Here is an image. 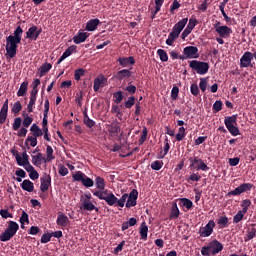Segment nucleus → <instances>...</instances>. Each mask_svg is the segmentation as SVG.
Segmentation results:
<instances>
[{
    "label": "nucleus",
    "instance_id": "obj_23",
    "mask_svg": "<svg viewBox=\"0 0 256 256\" xmlns=\"http://www.w3.org/2000/svg\"><path fill=\"white\" fill-rule=\"evenodd\" d=\"M20 186L23 191H27L28 193H33V191H35V185L29 179L23 180Z\"/></svg>",
    "mask_w": 256,
    "mask_h": 256
},
{
    "label": "nucleus",
    "instance_id": "obj_25",
    "mask_svg": "<svg viewBox=\"0 0 256 256\" xmlns=\"http://www.w3.org/2000/svg\"><path fill=\"white\" fill-rule=\"evenodd\" d=\"M133 73L129 69H123L116 73L115 78L118 81H123V79H129Z\"/></svg>",
    "mask_w": 256,
    "mask_h": 256
},
{
    "label": "nucleus",
    "instance_id": "obj_41",
    "mask_svg": "<svg viewBox=\"0 0 256 256\" xmlns=\"http://www.w3.org/2000/svg\"><path fill=\"white\" fill-rule=\"evenodd\" d=\"M195 169L196 171H209L210 168L206 165L205 161L201 159V162H197Z\"/></svg>",
    "mask_w": 256,
    "mask_h": 256
},
{
    "label": "nucleus",
    "instance_id": "obj_26",
    "mask_svg": "<svg viewBox=\"0 0 256 256\" xmlns=\"http://www.w3.org/2000/svg\"><path fill=\"white\" fill-rule=\"evenodd\" d=\"M25 39H29V41H37V34H36V26L32 25L28 31L26 32Z\"/></svg>",
    "mask_w": 256,
    "mask_h": 256
},
{
    "label": "nucleus",
    "instance_id": "obj_1",
    "mask_svg": "<svg viewBox=\"0 0 256 256\" xmlns=\"http://www.w3.org/2000/svg\"><path fill=\"white\" fill-rule=\"evenodd\" d=\"M100 199H104L110 207H126L127 209H131V207H135L137 205L139 191H137V189H133L129 194L124 193L120 199L117 198L115 194H109L107 197H103L101 195Z\"/></svg>",
    "mask_w": 256,
    "mask_h": 256
},
{
    "label": "nucleus",
    "instance_id": "obj_58",
    "mask_svg": "<svg viewBox=\"0 0 256 256\" xmlns=\"http://www.w3.org/2000/svg\"><path fill=\"white\" fill-rule=\"evenodd\" d=\"M190 93L194 95V97L199 96V86L197 84H191Z\"/></svg>",
    "mask_w": 256,
    "mask_h": 256
},
{
    "label": "nucleus",
    "instance_id": "obj_20",
    "mask_svg": "<svg viewBox=\"0 0 256 256\" xmlns=\"http://www.w3.org/2000/svg\"><path fill=\"white\" fill-rule=\"evenodd\" d=\"M80 203L82 211H96V213H99V208H97L95 204L91 203V201L85 200Z\"/></svg>",
    "mask_w": 256,
    "mask_h": 256
},
{
    "label": "nucleus",
    "instance_id": "obj_36",
    "mask_svg": "<svg viewBox=\"0 0 256 256\" xmlns=\"http://www.w3.org/2000/svg\"><path fill=\"white\" fill-rule=\"evenodd\" d=\"M217 224L220 229H225V227H229V218L227 216H220L217 220Z\"/></svg>",
    "mask_w": 256,
    "mask_h": 256
},
{
    "label": "nucleus",
    "instance_id": "obj_63",
    "mask_svg": "<svg viewBox=\"0 0 256 256\" xmlns=\"http://www.w3.org/2000/svg\"><path fill=\"white\" fill-rule=\"evenodd\" d=\"M20 223H28L29 224V214L23 211L20 217Z\"/></svg>",
    "mask_w": 256,
    "mask_h": 256
},
{
    "label": "nucleus",
    "instance_id": "obj_3",
    "mask_svg": "<svg viewBox=\"0 0 256 256\" xmlns=\"http://www.w3.org/2000/svg\"><path fill=\"white\" fill-rule=\"evenodd\" d=\"M221 251H223V244L218 240H213L210 243H208L207 246L202 247L201 255L203 256L217 255L218 253H221Z\"/></svg>",
    "mask_w": 256,
    "mask_h": 256
},
{
    "label": "nucleus",
    "instance_id": "obj_54",
    "mask_svg": "<svg viewBox=\"0 0 256 256\" xmlns=\"http://www.w3.org/2000/svg\"><path fill=\"white\" fill-rule=\"evenodd\" d=\"M177 97H179V87L173 86V88L171 90L172 101H177Z\"/></svg>",
    "mask_w": 256,
    "mask_h": 256
},
{
    "label": "nucleus",
    "instance_id": "obj_2",
    "mask_svg": "<svg viewBox=\"0 0 256 256\" xmlns=\"http://www.w3.org/2000/svg\"><path fill=\"white\" fill-rule=\"evenodd\" d=\"M22 37L23 28H21V26L16 27L13 35L6 37V52L10 59H13V57L17 55V47H19V43H21Z\"/></svg>",
    "mask_w": 256,
    "mask_h": 256
},
{
    "label": "nucleus",
    "instance_id": "obj_59",
    "mask_svg": "<svg viewBox=\"0 0 256 256\" xmlns=\"http://www.w3.org/2000/svg\"><path fill=\"white\" fill-rule=\"evenodd\" d=\"M113 97L115 99V103H117V105H119V103H121V101H123V92H121V91L115 92L113 94Z\"/></svg>",
    "mask_w": 256,
    "mask_h": 256
},
{
    "label": "nucleus",
    "instance_id": "obj_55",
    "mask_svg": "<svg viewBox=\"0 0 256 256\" xmlns=\"http://www.w3.org/2000/svg\"><path fill=\"white\" fill-rule=\"evenodd\" d=\"M135 105V96H130L128 100L125 102L124 107L126 109H131Z\"/></svg>",
    "mask_w": 256,
    "mask_h": 256
},
{
    "label": "nucleus",
    "instance_id": "obj_56",
    "mask_svg": "<svg viewBox=\"0 0 256 256\" xmlns=\"http://www.w3.org/2000/svg\"><path fill=\"white\" fill-rule=\"evenodd\" d=\"M179 7H181V4L179 3V1L174 0L172 5L170 6V13L172 15H174L175 11H177V9H179Z\"/></svg>",
    "mask_w": 256,
    "mask_h": 256
},
{
    "label": "nucleus",
    "instance_id": "obj_14",
    "mask_svg": "<svg viewBox=\"0 0 256 256\" xmlns=\"http://www.w3.org/2000/svg\"><path fill=\"white\" fill-rule=\"evenodd\" d=\"M106 85H107V78L103 76V74H100L98 77L94 79L93 89L95 93H97V91H99L101 87H104Z\"/></svg>",
    "mask_w": 256,
    "mask_h": 256
},
{
    "label": "nucleus",
    "instance_id": "obj_40",
    "mask_svg": "<svg viewBox=\"0 0 256 256\" xmlns=\"http://www.w3.org/2000/svg\"><path fill=\"white\" fill-rule=\"evenodd\" d=\"M157 55L160 58V61L163 63H166V61H169V56L167 55V52L163 49H158L157 50Z\"/></svg>",
    "mask_w": 256,
    "mask_h": 256
},
{
    "label": "nucleus",
    "instance_id": "obj_49",
    "mask_svg": "<svg viewBox=\"0 0 256 256\" xmlns=\"http://www.w3.org/2000/svg\"><path fill=\"white\" fill-rule=\"evenodd\" d=\"M110 133L113 135H119L121 133V126L119 124H112L109 129Z\"/></svg>",
    "mask_w": 256,
    "mask_h": 256
},
{
    "label": "nucleus",
    "instance_id": "obj_34",
    "mask_svg": "<svg viewBox=\"0 0 256 256\" xmlns=\"http://www.w3.org/2000/svg\"><path fill=\"white\" fill-rule=\"evenodd\" d=\"M179 39V34H176L173 30L168 35V39H166V45H169V47H173V43Z\"/></svg>",
    "mask_w": 256,
    "mask_h": 256
},
{
    "label": "nucleus",
    "instance_id": "obj_24",
    "mask_svg": "<svg viewBox=\"0 0 256 256\" xmlns=\"http://www.w3.org/2000/svg\"><path fill=\"white\" fill-rule=\"evenodd\" d=\"M101 24V21L98 18L91 19L86 23V31H95L97 27Z\"/></svg>",
    "mask_w": 256,
    "mask_h": 256
},
{
    "label": "nucleus",
    "instance_id": "obj_47",
    "mask_svg": "<svg viewBox=\"0 0 256 256\" xmlns=\"http://www.w3.org/2000/svg\"><path fill=\"white\" fill-rule=\"evenodd\" d=\"M151 169H153V171H161V169H163V162L159 160L152 162Z\"/></svg>",
    "mask_w": 256,
    "mask_h": 256
},
{
    "label": "nucleus",
    "instance_id": "obj_35",
    "mask_svg": "<svg viewBox=\"0 0 256 256\" xmlns=\"http://www.w3.org/2000/svg\"><path fill=\"white\" fill-rule=\"evenodd\" d=\"M179 201V205L181 207H186L188 211L193 209V201H191L189 198H180Z\"/></svg>",
    "mask_w": 256,
    "mask_h": 256
},
{
    "label": "nucleus",
    "instance_id": "obj_27",
    "mask_svg": "<svg viewBox=\"0 0 256 256\" xmlns=\"http://www.w3.org/2000/svg\"><path fill=\"white\" fill-rule=\"evenodd\" d=\"M52 68L53 65L51 63L45 62L44 64H42L38 69V71H40L39 77H45V75H47V73H49Z\"/></svg>",
    "mask_w": 256,
    "mask_h": 256
},
{
    "label": "nucleus",
    "instance_id": "obj_17",
    "mask_svg": "<svg viewBox=\"0 0 256 256\" xmlns=\"http://www.w3.org/2000/svg\"><path fill=\"white\" fill-rule=\"evenodd\" d=\"M56 223L59 227H67L71 223L69 217L62 212H58Z\"/></svg>",
    "mask_w": 256,
    "mask_h": 256
},
{
    "label": "nucleus",
    "instance_id": "obj_33",
    "mask_svg": "<svg viewBox=\"0 0 256 256\" xmlns=\"http://www.w3.org/2000/svg\"><path fill=\"white\" fill-rule=\"evenodd\" d=\"M256 237V228L255 227H251L248 228L246 231V235L244 237V241L245 243L251 241V239H255Z\"/></svg>",
    "mask_w": 256,
    "mask_h": 256
},
{
    "label": "nucleus",
    "instance_id": "obj_13",
    "mask_svg": "<svg viewBox=\"0 0 256 256\" xmlns=\"http://www.w3.org/2000/svg\"><path fill=\"white\" fill-rule=\"evenodd\" d=\"M40 190L42 193L49 191V186L51 185V175L45 173L43 177L40 178Z\"/></svg>",
    "mask_w": 256,
    "mask_h": 256
},
{
    "label": "nucleus",
    "instance_id": "obj_46",
    "mask_svg": "<svg viewBox=\"0 0 256 256\" xmlns=\"http://www.w3.org/2000/svg\"><path fill=\"white\" fill-rule=\"evenodd\" d=\"M21 123H23V119H21V117L15 118L14 122L12 124L13 131H19V129L21 127Z\"/></svg>",
    "mask_w": 256,
    "mask_h": 256
},
{
    "label": "nucleus",
    "instance_id": "obj_18",
    "mask_svg": "<svg viewBox=\"0 0 256 256\" xmlns=\"http://www.w3.org/2000/svg\"><path fill=\"white\" fill-rule=\"evenodd\" d=\"M189 21L188 18H183L182 20L178 21L172 28V31L178 35H181V31L185 29V25Z\"/></svg>",
    "mask_w": 256,
    "mask_h": 256
},
{
    "label": "nucleus",
    "instance_id": "obj_10",
    "mask_svg": "<svg viewBox=\"0 0 256 256\" xmlns=\"http://www.w3.org/2000/svg\"><path fill=\"white\" fill-rule=\"evenodd\" d=\"M254 185L252 183H243L240 184L237 188L227 193V197H237L242 193H247V191H251Z\"/></svg>",
    "mask_w": 256,
    "mask_h": 256
},
{
    "label": "nucleus",
    "instance_id": "obj_45",
    "mask_svg": "<svg viewBox=\"0 0 256 256\" xmlns=\"http://www.w3.org/2000/svg\"><path fill=\"white\" fill-rule=\"evenodd\" d=\"M187 183L201 181V175L199 173H192L188 178H186Z\"/></svg>",
    "mask_w": 256,
    "mask_h": 256
},
{
    "label": "nucleus",
    "instance_id": "obj_11",
    "mask_svg": "<svg viewBox=\"0 0 256 256\" xmlns=\"http://www.w3.org/2000/svg\"><path fill=\"white\" fill-rule=\"evenodd\" d=\"M253 53L250 51L244 52L242 57L240 58V68L245 69L247 67H253Z\"/></svg>",
    "mask_w": 256,
    "mask_h": 256
},
{
    "label": "nucleus",
    "instance_id": "obj_19",
    "mask_svg": "<svg viewBox=\"0 0 256 256\" xmlns=\"http://www.w3.org/2000/svg\"><path fill=\"white\" fill-rule=\"evenodd\" d=\"M216 33H218L219 37L227 39V37L231 36V33H233V30L228 26H221L217 28Z\"/></svg>",
    "mask_w": 256,
    "mask_h": 256
},
{
    "label": "nucleus",
    "instance_id": "obj_51",
    "mask_svg": "<svg viewBox=\"0 0 256 256\" xmlns=\"http://www.w3.org/2000/svg\"><path fill=\"white\" fill-rule=\"evenodd\" d=\"M29 142L31 147H37V138L28 136L25 140V145H29Z\"/></svg>",
    "mask_w": 256,
    "mask_h": 256
},
{
    "label": "nucleus",
    "instance_id": "obj_53",
    "mask_svg": "<svg viewBox=\"0 0 256 256\" xmlns=\"http://www.w3.org/2000/svg\"><path fill=\"white\" fill-rule=\"evenodd\" d=\"M0 215L2 219H13V214L9 213V210L7 209H1Z\"/></svg>",
    "mask_w": 256,
    "mask_h": 256
},
{
    "label": "nucleus",
    "instance_id": "obj_31",
    "mask_svg": "<svg viewBox=\"0 0 256 256\" xmlns=\"http://www.w3.org/2000/svg\"><path fill=\"white\" fill-rule=\"evenodd\" d=\"M16 161H17V164L20 166L29 164V155H27L26 151L22 153V157L21 155L17 154Z\"/></svg>",
    "mask_w": 256,
    "mask_h": 256
},
{
    "label": "nucleus",
    "instance_id": "obj_39",
    "mask_svg": "<svg viewBox=\"0 0 256 256\" xmlns=\"http://www.w3.org/2000/svg\"><path fill=\"white\" fill-rule=\"evenodd\" d=\"M240 206L242 207V210L240 211L247 214V211H249V208L251 207V200L250 199L242 200V203L240 204Z\"/></svg>",
    "mask_w": 256,
    "mask_h": 256
},
{
    "label": "nucleus",
    "instance_id": "obj_62",
    "mask_svg": "<svg viewBox=\"0 0 256 256\" xmlns=\"http://www.w3.org/2000/svg\"><path fill=\"white\" fill-rule=\"evenodd\" d=\"M199 87L202 93H205V91H207V78L200 79Z\"/></svg>",
    "mask_w": 256,
    "mask_h": 256
},
{
    "label": "nucleus",
    "instance_id": "obj_4",
    "mask_svg": "<svg viewBox=\"0 0 256 256\" xmlns=\"http://www.w3.org/2000/svg\"><path fill=\"white\" fill-rule=\"evenodd\" d=\"M17 231H19V224L15 221H9L8 227L2 234H0V241L3 243L11 241V239H13L17 234Z\"/></svg>",
    "mask_w": 256,
    "mask_h": 256
},
{
    "label": "nucleus",
    "instance_id": "obj_22",
    "mask_svg": "<svg viewBox=\"0 0 256 256\" xmlns=\"http://www.w3.org/2000/svg\"><path fill=\"white\" fill-rule=\"evenodd\" d=\"M89 37V34L87 32H81L79 31L77 35L73 37V41L76 45H79L81 43H85L87 41V38Z\"/></svg>",
    "mask_w": 256,
    "mask_h": 256
},
{
    "label": "nucleus",
    "instance_id": "obj_37",
    "mask_svg": "<svg viewBox=\"0 0 256 256\" xmlns=\"http://www.w3.org/2000/svg\"><path fill=\"white\" fill-rule=\"evenodd\" d=\"M22 117H24L22 121L23 127L27 128L30 127L31 123H33V118L29 116V114L23 112Z\"/></svg>",
    "mask_w": 256,
    "mask_h": 256
},
{
    "label": "nucleus",
    "instance_id": "obj_8",
    "mask_svg": "<svg viewBox=\"0 0 256 256\" xmlns=\"http://www.w3.org/2000/svg\"><path fill=\"white\" fill-rule=\"evenodd\" d=\"M73 181H78L82 183L84 187L87 189L93 187L95 185V181L93 179L89 178L88 176L85 175V173L81 171H77L75 174L72 175Z\"/></svg>",
    "mask_w": 256,
    "mask_h": 256
},
{
    "label": "nucleus",
    "instance_id": "obj_52",
    "mask_svg": "<svg viewBox=\"0 0 256 256\" xmlns=\"http://www.w3.org/2000/svg\"><path fill=\"white\" fill-rule=\"evenodd\" d=\"M212 109H213V111H215V113H219V111H221L223 109V102L221 100L216 101L213 104Z\"/></svg>",
    "mask_w": 256,
    "mask_h": 256
},
{
    "label": "nucleus",
    "instance_id": "obj_57",
    "mask_svg": "<svg viewBox=\"0 0 256 256\" xmlns=\"http://www.w3.org/2000/svg\"><path fill=\"white\" fill-rule=\"evenodd\" d=\"M75 103H77L78 107L83 106V92H78L76 94Z\"/></svg>",
    "mask_w": 256,
    "mask_h": 256
},
{
    "label": "nucleus",
    "instance_id": "obj_48",
    "mask_svg": "<svg viewBox=\"0 0 256 256\" xmlns=\"http://www.w3.org/2000/svg\"><path fill=\"white\" fill-rule=\"evenodd\" d=\"M21 109H23L21 102L16 101L12 107V113H14L15 115H18V113H21Z\"/></svg>",
    "mask_w": 256,
    "mask_h": 256
},
{
    "label": "nucleus",
    "instance_id": "obj_12",
    "mask_svg": "<svg viewBox=\"0 0 256 256\" xmlns=\"http://www.w3.org/2000/svg\"><path fill=\"white\" fill-rule=\"evenodd\" d=\"M213 229H215V221L210 220L205 227H200L199 235L200 237H211L213 235Z\"/></svg>",
    "mask_w": 256,
    "mask_h": 256
},
{
    "label": "nucleus",
    "instance_id": "obj_15",
    "mask_svg": "<svg viewBox=\"0 0 256 256\" xmlns=\"http://www.w3.org/2000/svg\"><path fill=\"white\" fill-rule=\"evenodd\" d=\"M7 113H9V99H6L0 110V124L3 125L7 121Z\"/></svg>",
    "mask_w": 256,
    "mask_h": 256
},
{
    "label": "nucleus",
    "instance_id": "obj_32",
    "mask_svg": "<svg viewBox=\"0 0 256 256\" xmlns=\"http://www.w3.org/2000/svg\"><path fill=\"white\" fill-rule=\"evenodd\" d=\"M140 237L143 241H147V233H149V227L146 222H142L140 225Z\"/></svg>",
    "mask_w": 256,
    "mask_h": 256
},
{
    "label": "nucleus",
    "instance_id": "obj_7",
    "mask_svg": "<svg viewBox=\"0 0 256 256\" xmlns=\"http://www.w3.org/2000/svg\"><path fill=\"white\" fill-rule=\"evenodd\" d=\"M224 124L226 126V129L233 137H237V135H240L239 128L235 126L237 125V115L226 116L224 118Z\"/></svg>",
    "mask_w": 256,
    "mask_h": 256
},
{
    "label": "nucleus",
    "instance_id": "obj_60",
    "mask_svg": "<svg viewBox=\"0 0 256 256\" xmlns=\"http://www.w3.org/2000/svg\"><path fill=\"white\" fill-rule=\"evenodd\" d=\"M147 141V128H143L140 139L138 140L139 145H143Z\"/></svg>",
    "mask_w": 256,
    "mask_h": 256
},
{
    "label": "nucleus",
    "instance_id": "obj_44",
    "mask_svg": "<svg viewBox=\"0 0 256 256\" xmlns=\"http://www.w3.org/2000/svg\"><path fill=\"white\" fill-rule=\"evenodd\" d=\"M246 213L239 210L238 213L233 217V223L237 224L240 223V221H243V218L245 217Z\"/></svg>",
    "mask_w": 256,
    "mask_h": 256
},
{
    "label": "nucleus",
    "instance_id": "obj_38",
    "mask_svg": "<svg viewBox=\"0 0 256 256\" xmlns=\"http://www.w3.org/2000/svg\"><path fill=\"white\" fill-rule=\"evenodd\" d=\"M164 153H160L159 159H164L167 153H169V149H171V146L169 145V138L166 137L164 140Z\"/></svg>",
    "mask_w": 256,
    "mask_h": 256
},
{
    "label": "nucleus",
    "instance_id": "obj_9",
    "mask_svg": "<svg viewBox=\"0 0 256 256\" xmlns=\"http://www.w3.org/2000/svg\"><path fill=\"white\" fill-rule=\"evenodd\" d=\"M179 59L185 61V59H199V48L197 46H186L183 49V55H180Z\"/></svg>",
    "mask_w": 256,
    "mask_h": 256
},
{
    "label": "nucleus",
    "instance_id": "obj_50",
    "mask_svg": "<svg viewBox=\"0 0 256 256\" xmlns=\"http://www.w3.org/2000/svg\"><path fill=\"white\" fill-rule=\"evenodd\" d=\"M189 161H190V165H189L190 169H195V167L197 166V163H202L201 158H197V157H190Z\"/></svg>",
    "mask_w": 256,
    "mask_h": 256
},
{
    "label": "nucleus",
    "instance_id": "obj_61",
    "mask_svg": "<svg viewBox=\"0 0 256 256\" xmlns=\"http://www.w3.org/2000/svg\"><path fill=\"white\" fill-rule=\"evenodd\" d=\"M239 161H241L240 157H234V158H229L228 163L230 167H237V165H239Z\"/></svg>",
    "mask_w": 256,
    "mask_h": 256
},
{
    "label": "nucleus",
    "instance_id": "obj_16",
    "mask_svg": "<svg viewBox=\"0 0 256 256\" xmlns=\"http://www.w3.org/2000/svg\"><path fill=\"white\" fill-rule=\"evenodd\" d=\"M75 51H77V46L72 45L69 46L65 52L62 54V57H60L57 61V65H60V63H63V61H65V59H67V57H71V55H73V53H75Z\"/></svg>",
    "mask_w": 256,
    "mask_h": 256
},
{
    "label": "nucleus",
    "instance_id": "obj_29",
    "mask_svg": "<svg viewBox=\"0 0 256 256\" xmlns=\"http://www.w3.org/2000/svg\"><path fill=\"white\" fill-rule=\"evenodd\" d=\"M180 213L181 212L179 211V207H177V202H173L172 207H171V211H170V215H169V219L170 220L178 219Z\"/></svg>",
    "mask_w": 256,
    "mask_h": 256
},
{
    "label": "nucleus",
    "instance_id": "obj_6",
    "mask_svg": "<svg viewBox=\"0 0 256 256\" xmlns=\"http://www.w3.org/2000/svg\"><path fill=\"white\" fill-rule=\"evenodd\" d=\"M188 63L190 69L195 71L198 75H207V73H209V62L191 60Z\"/></svg>",
    "mask_w": 256,
    "mask_h": 256
},
{
    "label": "nucleus",
    "instance_id": "obj_30",
    "mask_svg": "<svg viewBox=\"0 0 256 256\" xmlns=\"http://www.w3.org/2000/svg\"><path fill=\"white\" fill-rule=\"evenodd\" d=\"M29 89V82L24 81L21 83L19 90L17 91V97H25L27 90Z\"/></svg>",
    "mask_w": 256,
    "mask_h": 256
},
{
    "label": "nucleus",
    "instance_id": "obj_5",
    "mask_svg": "<svg viewBox=\"0 0 256 256\" xmlns=\"http://www.w3.org/2000/svg\"><path fill=\"white\" fill-rule=\"evenodd\" d=\"M95 185L98 190L93 192V195L94 197H98L100 201H105V198H101V196L107 197L108 195L113 194V192H109V190L105 189V179L103 177L97 176L95 178Z\"/></svg>",
    "mask_w": 256,
    "mask_h": 256
},
{
    "label": "nucleus",
    "instance_id": "obj_42",
    "mask_svg": "<svg viewBox=\"0 0 256 256\" xmlns=\"http://www.w3.org/2000/svg\"><path fill=\"white\" fill-rule=\"evenodd\" d=\"M85 76V69L79 68L74 71L75 81H81V78Z\"/></svg>",
    "mask_w": 256,
    "mask_h": 256
},
{
    "label": "nucleus",
    "instance_id": "obj_28",
    "mask_svg": "<svg viewBox=\"0 0 256 256\" xmlns=\"http://www.w3.org/2000/svg\"><path fill=\"white\" fill-rule=\"evenodd\" d=\"M43 161H44V163H47V159L45 157H43L42 153H38L37 155L32 156V163L36 167H39V165H41L43 163Z\"/></svg>",
    "mask_w": 256,
    "mask_h": 256
},
{
    "label": "nucleus",
    "instance_id": "obj_43",
    "mask_svg": "<svg viewBox=\"0 0 256 256\" xmlns=\"http://www.w3.org/2000/svg\"><path fill=\"white\" fill-rule=\"evenodd\" d=\"M46 155V162L53 161V159H55V156H53V147H51V145H46Z\"/></svg>",
    "mask_w": 256,
    "mask_h": 256
},
{
    "label": "nucleus",
    "instance_id": "obj_21",
    "mask_svg": "<svg viewBox=\"0 0 256 256\" xmlns=\"http://www.w3.org/2000/svg\"><path fill=\"white\" fill-rule=\"evenodd\" d=\"M118 63L121 65V67H129V65H135V57H119Z\"/></svg>",
    "mask_w": 256,
    "mask_h": 256
},
{
    "label": "nucleus",
    "instance_id": "obj_64",
    "mask_svg": "<svg viewBox=\"0 0 256 256\" xmlns=\"http://www.w3.org/2000/svg\"><path fill=\"white\" fill-rule=\"evenodd\" d=\"M51 237V233L43 234L40 241L43 244L49 243V241H51Z\"/></svg>",
    "mask_w": 256,
    "mask_h": 256
}]
</instances>
